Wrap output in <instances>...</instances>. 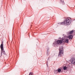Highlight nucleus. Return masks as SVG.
Segmentation results:
<instances>
[{
  "label": "nucleus",
  "instance_id": "9",
  "mask_svg": "<svg viewBox=\"0 0 75 75\" xmlns=\"http://www.w3.org/2000/svg\"><path fill=\"white\" fill-rule=\"evenodd\" d=\"M73 38V36H72V35H70L69 36V40H72V39Z\"/></svg>",
  "mask_w": 75,
  "mask_h": 75
},
{
  "label": "nucleus",
  "instance_id": "1",
  "mask_svg": "<svg viewBox=\"0 0 75 75\" xmlns=\"http://www.w3.org/2000/svg\"><path fill=\"white\" fill-rule=\"evenodd\" d=\"M71 22H72V19H71V18L67 17L64 22L58 24H59L60 25H66V24L67 25H69Z\"/></svg>",
  "mask_w": 75,
  "mask_h": 75
},
{
  "label": "nucleus",
  "instance_id": "19",
  "mask_svg": "<svg viewBox=\"0 0 75 75\" xmlns=\"http://www.w3.org/2000/svg\"><path fill=\"white\" fill-rule=\"evenodd\" d=\"M50 58V57H48V58Z\"/></svg>",
  "mask_w": 75,
  "mask_h": 75
},
{
  "label": "nucleus",
  "instance_id": "2",
  "mask_svg": "<svg viewBox=\"0 0 75 75\" xmlns=\"http://www.w3.org/2000/svg\"><path fill=\"white\" fill-rule=\"evenodd\" d=\"M64 49L61 46L59 47V53L58 56L59 57H62V55H64Z\"/></svg>",
  "mask_w": 75,
  "mask_h": 75
},
{
  "label": "nucleus",
  "instance_id": "10",
  "mask_svg": "<svg viewBox=\"0 0 75 75\" xmlns=\"http://www.w3.org/2000/svg\"><path fill=\"white\" fill-rule=\"evenodd\" d=\"M3 45V41L0 46V48H1V49H3V48H4Z\"/></svg>",
  "mask_w": 75,
  "mask_h": 75
},
{
  "label": "nucleus",
  "instance_id": "14",
  "mask_svg": "<svg viewBox=\"0 0 75 75\" xmlns=\"http://www.w3.org/2000/svg\"><path fill=\"white\" fill-rule=\"evenodd\" d=\"M54 72L55 74H58V71L57 70H55L54 71Z\"/></svg>",
  "mask_w": 75,
  "mask_h": 75
},
{
  "label": "nucleus",
  "instance_id": "4",
  "mask_svg": "<svg viewBox=\"0 0 75 75\" xmlns=\"http://www.w3.org/2000/svg\"><path fill=\"white\" fill-rule=\"evenodd\" d=\"M64 40V38H62V40H58L57 41V44H58V45H61L62 43V42L63 41V40Z\"/></svg>",
  "mask_w": 75,
  "mask_h": 75
},
{
  "label": "nucleus",
  "instance_id": "5",
  "mask_svg": "<svg viewBox=\"0 0 75 75\" xmlns=\"http://www.w3.org/2000/svg\"><path fill=\"white\" fill-rule=\"evenodd\" d=\"M52 45L53 46H54V47H58L59 45L56 41L55 42H54L53 43Z\"/></svg>",
  "mask_w": 75,
  "mask_h": 75
},
{
  "label": "nucleus",
  "instance_id": "7",
  "mask_svg": "<svg viewBox=\"0 0 75 75\" xmlns=\"http://www.w3.org/2000/svg\"><path fill=\"white\" fill-rule=\"evenodd\" d=\"M73 32H74V30H71V31H69L67 33V35H69V34H72L73 33Z\"/></svg>",
  "mask_w": 75,
  "mask_h": 75
},
{
  "label": "nucleus",
  "instance_id": "8",
  "mask_svg": "<svg viewBox=\"0 0 75 75\" xmlns=\"http://www.w3.org/2000/svg\"><path fill=\"white\" fill-rule=\"evenodd\" d=\"M47 55H50V49L49 48H47Z\"/></svg>",
  "mask_w": 75,
  "mask_h": 75
},
{
  "label": "nucleus",
  "instance_id": "17",
  "mask_svg": "<svg viewBox=\"0 0 75 75\" xmlns=\"http://www.w3.org/2000/svg\"><path fill=\"white\" fill-rule=\"evenodd\" d=\"M46 65H47V67H48V63H47V64H46Z\"/></svg>",
  "mask_w": 75,
  "mask_h": 75
},
{
  "label": "nucleus",
  "instance_id": "6",
  "mask_svg": "<svg viewBox=\"0 0 75 75\" xmlns=\"http://www.w3.org/2000/svg\"><path fill=\"white\" fill-rule=\"evenodd\" d=\"M1 55H2V52L4 55H6V52H5V51L4 50L3 48V49H1Z\"/></svg>",
  "mask_w": 75,
  "mask_h": 75
},
{
  "label": "nucleus",
  "instance_id": "3",
  "mask_svg": "<svg viewBox=\"0 0 75 75\" xmlns=\"http://www.w3.org/2000/svg\"><path fill=\"white\" fill-rule=\"evenodd\" d=\"M70 62H71L72 64H73L74 65H75V59L71 57L70 60Z\"/></svg>",
  "mask_w": 75,
  "mask_h": 75
},
{
  "label": "nucleus",
  "instance_id": "20",
  "mask_svg": "<svg viewBox=\"0 0 75 75\" xmlns=\"http://www.w3.org/2000/svg\"><path fill=\"white\" fill-rule=\"evenodd\" d=\"M24 0L25 1V0Z\"/></svg>",
  "mask_w": 75,
  "mask_h": 75
},
{
  "label": "nucleus",
  "instance_id": "16",
  "mask_svg": "<svg viewBox=\"0 0 75 75\" xmlns=\"http://www.w3.org/2000/svg\"><path fill=\"white\" fill-rule=\"evenodd\" d=\"M62 2L63 4H65V3H64V1H63Z\"/></svg>",
  "mask_w": 75,
  "mask_h": 75
},
{
  "label": "nucleus",
  "instance_id": "12",
  "mask_svg": "<svg viewBox=\"0 0 75 75\" xmlns=\"http://www.w3.org/2000/svg\"><path fill=\"white\" fill-rule=\"evenodd\" d=\"M57 72L59 73L61 71V69L60 68H59L57 70Z\"/></svg>",
  "mask_w": 75,
  "mask_h": 75
},
{
  "label": "nucleus",
  "instance_id": "13",
  "mask_svg": "<svg viewBox=\"0 0 75 75\" xmlns=\"http://www.w3.org/2000/svg\"><path fill=\"white\" fill-rule=\"evenodd\" d=\"M67 67L64 66L63 67V69L64 70H67Z\"/></svg>",
  "mask_w": 75,
  "mask_h": 75
},
{
  "label": "nucleus",
  "instance_id": "18",
  "mask_svg": "<svg viewBox=\"0 0 75 75\" xmlns=\"http://www.w3.org/2000/svg\"><path fill=\"white\" fill-rule=\"evenodd\" d=\"M60 1H62V0H60Z\"/></svg>",
  "mask_w": 75,
  "mask_h": 75
},
{
  "label": "nucleus",
  "instance_id": "15",
  "mask_svg": "<svg viewBox=\"0 0 75 75\" xmlns=\"http://www.w3.org/2000/svg\"><path fill=\"white\" fill-rule=\"evenodd\" d=\"M33 74L32 73L30 72L29 75H33Z\"/></svg>",
  "mask_w": 75,
  "mask_h": 75
},
{
  "label": "nucleus",
  "instance_id": "11",
  "mask_svg": "<svg viewBox=\"0 0 75 75\" xmlns=\"http://www.w3.org/2000/svg\"><path fill=\"white\" fill-rule=\"evenodd\" d=\"M64 42L65 43H68V42H69V40L68 39H66L65 41H64Z\"/></svg>",
  "mask_w": 75,
  "mask_h": 75
}]
</instances>
